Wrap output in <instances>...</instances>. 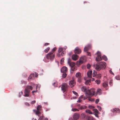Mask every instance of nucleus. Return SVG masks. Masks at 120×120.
<instances>
[{
    "mask_svg": "<svg viewBox=\"0 0 120 120\" xmlns=\"http://www.w3.org/2000/svg\"><path fill=\"white\" fill-rule=\"evenodd\" d=\"M81 90L83 91L84 92L86 96L87 97L90 98L95 94V90L94 89L86 90V86H83Z\"/></svg>",
    "mask_w": 120,
    "mask_h": 120,
    "instance_id": "f257e3e1",
    "label": "nucleus"
},
{
    "mask_svg": "<svg viewBox=\"0 0 120 120\" xmlns=\"http://www.w3.org/2000/svg\"><path fill=\"white\" fill-rule=\"evenodd\" d=\"M106 66V65L105 62H101L96 64L95 68L97 71H99L101 69H105V68Z\"/></svg>",
    "mask_w": 120,
    "mask_h": 120,
    "instance_id": "f03ea898",
    "label": "nucleus"
},
{
    "mask_svg": "<svg viewBox=\"0 0 120 120\" xmlns=\"http://www.w3.org/2000/svg\"><path fill=\"white\" fill-rule=\"evenodd\" d=\"M101 56V52L99 51H98L97 52V56L96 58V60L97 61H100L102 60V59L106 61L107 60V58L106 56L104 55L102 57Z\"/></svg>",
    "mask_w": 120,
    "mask_h": 120,
    "instance_id": "7ed1b4c3",
    "label": "nucleus"
},
{
    "mask_svg": "<svg viewBox=\"0 0 120 120\" xmlns=\"http://www.w3.org/2000/svg\"><path fill=\"white\" fill-rule=\"evenodd\" d=\"M55 55L52 52H50L46 55V57L47 59H49L51 61H52L54 59Z\"/></svg>",
    "mask_w": 120,
    "mask_h": 120,
    "instance_id": "20e7f679",
    "label": "nucleus"
},
{
    "mask_svg": "<svg viewBox=\"0 0 120 120\" xmlns=\"http://www.w3.org/2000/svg\"><path fill=\"white\" fill-rule=\"evenodd\" d=\"M37 110H34L33 111L38 116H39V115L41 113L40 111L41 110V105H39L37 108Z\"/></svg>",
    "mask_w": 120,
    "mask_h": 120,
    "instance_id": "39448f33",
    "label": "nucleus"
},
{
    "mask_svg": "<svg viewBox=\"0 0 120 120\" xmlns=\"http://www.w3.org/2000/svg\"><path fill=\"white\" fill-rule=\"evenodd\" d=\"M61 90L63 93L66 91L68 89V86L66 83H63L61 86Z\"/></svg>",
    "mask_w": 120,
    "mask_h": 120,
    "instance_id": "423d86ee",
    "label": "nucleus"
},
{
    "mask_svg": "<svg viewBox=\"0 0 120 120\" xmlns=\"http://www.w3.org/2000/svg\"><path fill=\"white\" fill-rule=\"evenodd\" d=\"M86 58L85 56H83L81 57L79 60V62H77V64H81L83 63V62L86 61Z\"/></svg>",
    "mask_w": 120,
    "mask_h": 120,
    "instance_id": "0eeeda50",
    "label": "nucleus"
},
{
    "mask_svg": "<svg viewBox=\"0 0 120 120\" xmlns=\"http://www.w3.org/2000/svg\"><path fill=\"white\" fill-rule=\"evenodd\" d=\"M30 90L25 89L24 91V96L25 97H28L29 96Z\"/></svg>",
    "mask_w": 120,
    "mask_h": 120,
    "instance_id": "6e6552de",
    "label": "nucleus"
},
{
    "mask_svg": "<svg viewBox=\"0 0 120 120\" xmlns=\"http://www.w3.org/2000/svg\"><path fill=\"white\" fill-rule=\"evenodd\" d=\"M80 117L79 114L77 113H74L73 116L74 120H77L79 119Z\"/></svg>",
    "mask_w": 120,
    "mask_h": 120,
    "instance_id": "1a4fd4ad",
    "label": "nucleus"
},
{
    "mask_svg": "<svg viewBox=\"0 0 120 120\" xmlns=\"http://www.w3.org/2000/svg\"><path fill=\"white\" fill-rule=\"evenodd\" d=\"M81 52V50L78 47H76L75 49L74 52L76 54H79Z\"/></svg>",
    "mask_w": 120,
    "mask_h": 120,
    "instance_id": "9d476101",
    "label": "nucleus"
},
{
    "mask_svg": "<svg viewBox=\"0 0 120 120\" xmlns=\"http://www.w3.org/2000/svg\"><path fill=\"white\" fill-rule=\"evenodd\" d=\"M75 82L74 80H71L69 82V84L70 87L72 88L75 85Z\"/></svg>",
    "mask_w": 120,
    "mask_h": 120,
    "instance_id": "9b49d317",
    "label": "nucleus"
},
{
    "mask_svg": "<svg viewBox=\"0 0 120 120\" xmlns=\"http://www.w3.org/2000/svg\"><path fill=\"white\" fill-rule=\"evenodd\" d=\"M78 57V56L76 54H74L72 56V59L74 60H77Z\"/></svg>",
    "mask_w": 120,
    "mask_h": 120,
    "instance_id": "f8f14e48",
    "label": "nucleus"
},
{
    "mask_svg": "<svg viewBox=\"0 0 120 120\" xmlns=\"http://www.w3.org/2000/svg\"><path fill=\"white\" fill-rule=\"evenodd\" d=\"M91 45H88L86 46L84 48V51L87 52L88 49L90 48Z\"/></svg>",
    "mask_w": 120,
    "mask_h": 120,
    "instance_id": "ddd939ff",
    "label": "nucleus"
},
{
    "mask_svg": "<svg viewBox=\"0 0 120 120\" xmlns=\"http://www.w3.org/2000/svg\"><path fill=\"white\" fill-rule=\"evenodd\" d=\"M67 71V68L65 67H63L61 69V72L62 73L66 72Z\"/></svg>",
    "mask_w": 120,
    "mask_h": 120,
    "instance_id": "4468645a",
    "label": "nucleus"
},
{
    "mask_svg": "<svg viewBox=\"0 0 120 120\" xmlns=\"http://www.w3.org/2000/svg\"><path fill=\"white\" fill-rule=\"evenodd\" d=\"M112 112H116L117 113H120V109L118 108H115L112 109Z\"/></svg>",
    "mask_w": 120,
    "mask_h": 120,
    "instance_id": "2eb2a0df",
    "label": "nucleus"
},
{
    "mask_svg": "<svg viewBox=\"0 0 120 120\" xmlns=\"http://www.w3.org/2000/svg\"><path fill=\"white\" fill-rule=\"evenodd\" d=\"M83 98V99L84 100L85 99V98L84 97L83 95H82L79 98V100L77 101V102H80L82 101L81 99Z\"/></svg>",
    "mask_w": 120,
    "mask_h": 120,
    "instance_id": "dca6fc26",
    "label": "nucleus"
},
{
    "mask_svg": "<svg viewBox=\"0 0 120 120\" xmlns=\"http://www.w3.org/2000/svg\"><path fill=\"white\" fill-rule=\"evenodd\" d=\"M68 63L71 67H73V66H75V63L73 62H70L69 60L68 61Z\"/></svg>",
    "mask_w": 120,
    "mask_h": 120,
    "instance_id": "f3484780",
    "label": "nucleus"
},
{
    "mask_svg": "<svg viewBox=\"0 0 120 120\" xmlns=\"http://www.w3.org/2000/svg\"><path fill=\"white\" fill-rule=\"evenodd\" d=\"M108 83L107 82H105L103 83V86L105 88L106 87L108 86Z\"/></svg>",
    "mask_w": 120,
    "mask_h": 120,
    "instance_id": "a211bd4d",
    "label": "nucleus"
},
{
    "mask_svg": "<svg viewBox=\"0 0 120 120\" xmlns=\"http://www.w3.org/2000/svg\"><path fill=\"white\" fill-rule=\"evenodd\" d=\"M92 71H89L87 73V75L88 77L91 78L92 77Z\"/></svg>",
    "mask_w": 120,
    "mask_h": 120,
    "instance_id": "6ab92c4d",
    "label": "nucleus"
},
{
    "mask_svg": "<svg viewBox=\"0 0 120 120\" xmlns=\"http://www.w3.org/2000/svg\"><path fill=\"white\" fill-rule=\"evenodd\" d=\"M25 89L27 90H32L33 88L31 86H26V88Z\"/></svg>",
    "mask_w": 120,
    "mask_h": 120,
    "instance_id": "aec40b11",
    "label": "nucleus"
},
{
    "mask_svg": "<svg viewBox=\"0 0 120 120\" xmlns=\"http://www.w3.org/2000/svg\"><path fill=\"white\" fill-rule=\"evenodd\" d=\"M75 76L76 77L78 78L81 77V74L79 72H78L76 73Z\"/></svg>",
    "mask_w": 120,
    "mask_h": 120,
    "instance_id": "412c9836",
    "label": "nucleus"
},
{
    "mask_svg": "<svg viewBox=\"0 0 120 120\" xmlns=\"http://www.w3.org/2000/svg\"><path fill=\"white\" fill-rule=\"evenodd\" d=\"M77 69V67L75 66L71 67V70L73 71L76 70Z\"/></svg>",
    "mask_w": 120,
    "mask_h": 120,
    "instance_id": "4be33fe9",
    "label": "nucleus"
},
{
    "mask_svg": "<svg viewBox=\"0 0 120 120\" xmlns=\"http://www.w3.org/2000/svg\"><path fill=\"white\" fill-rule=\"evenodd\" d=\"M93 110L94 111V114L100 113V112H99L98 110L97 109H93Z\"/></svg>",
    "mask_w": 120,
    "mask_h": 120,
    "instance_id": "5701e85b",
    "label": "nucleus"
},
{
    "mask_svg": "<svg viewBox=\"0 0 120 120\" xmlns=\"http://www.w3.org/2000/svg\"><path fill=\"white\" fill-rule=\"evenodd\" d=\"M34 75L33 74H31L28 78V80L29 81H30V79H32V78L34 77Z\"/></svg>",
    "mask_w": 120,
    "mask_h": 120,
    "instance_id": "b1692460",
    "label": "nucleus"
},
{
    "mask_svg": "<svg viewBox=\"0 0 120 120\" xmlns=\"http://www.w3.org/2000/svg\"><path fill=\"white\" fill-rule=\"evenodd\" d=\"M86 107L85 106L83 105L82 106H81L80 107H79V109L80 110L84 109H86Z\"/></svg>",
    "mask_w": 120,
    "mask_h": 120,
    "instance_id": "393cba45",
    "label": "nucleus"
},
{
    "mask_svg": "<svg viewBox=\"0 0 120 120\" xmlns=\"http://www.w3.org/2000/svg\"><path fill=\"white\" fill-rule=\"evenodd\" d=\"M71 111L73 112L78 111L79 110L76 108H73L71 110Z\"/></svg>",
    "mask_w": 120,
    "mask_h": 120,
    "instance_id": "a878e982",
    "label": "nucleus"
},
{
    "mask_svg": "<svg viewBox=\"0 0 120 120\" xmlns=\"http://www.w3.org/2000/svg\"><path fill=\"white\" fill-rule=\"evenodd\" d=\"M86 112L87 113H88L90 114H92V112L90 111L89 110H86Z\"/></svg>",
    "mask_w": 120,
    "mask_h": 120,
    "instance_id": "bb28decb",
    "label": "nucleus"
},
{
    "mask_svg": "<svg viewBox=\"0 0 120 120\" xmlns=\"http://www.w3.org/2000/svg\"><path fill=\"white\" fill-rule=\"evenodd\" d=\"M50 49V48L49 47H48L44 50L45 52L46 53L48 52L49 50Z\"/></svg>",
    "mask_w": 120,
    "mask_h": 120,
    "instance_id": "cd10ccee",
    "label": "nucleus"
},
{
    "mask_svg": "<svg viewBox=\"0 0 120 120\" xmlns=\"http://www.w3.org/2000/svg\"><path fill=\"white\" fill-rule=\"evenodd\" d=\"M86 116V115L84 113H83L81 115V116L82 118H84Z\"/></svg>",
    "mask_w": 120,
    "mask_h": 120,
    "instance_id": "c85d7f7f",
    "label": "nucleus"
},
{
    "mask_svg": "<svg viewBox=\"0 0 120 120\" xmlns=\"http://www.w3.org/2000/svg\"><path fill=\"white\" fill-rule=\"evenodd\" d=\"M88 119L89 120H93V118L92 116H89Z\"/></svg>",
    "mask_w": 120,
    "mask_h": 120,
    "instance_id": "c756f323",
    "label": "nucleus"
},
{
    "mask_svg": "<svg viewBox=\"0 0 120 120\" xmlns=\"http://www.w3.org/2000/svg\"><path fill=\"white\" fill-rule=\"evenodd\" d=\"M95 82L98 84H99L100 83V81L99 80H97L95 81Z\"/></svg>",
    "mask_w": 120,
    "mask_h": 120,
    "instance_id": "7c9ffc66",
    "label": "nucleus"
},
{
    "mask_svg": "<svg viewBox=\"0 0 120 120\" xmlns=\"http://www.w3.org/2000/svg\"><path fill=\"white\" fill-rule=\"evenodd\" d=\"M41 87V86L40 85L38 84L36 86V89L37 90L38 89H39Z\"/></svg>",
    "mask_w": 120,
    "mask_h": 120,
    "instance_id": "2f4dec72",
    "label": "nucleus"
},
{
    "mask_svg": "<svg viewBox=\"0 0 120 120\" xmlns=\"http://www.w3.org/2000/svg\"><path fill=\"white\" fill-rule=\"evenodd\" d=\"M63 50V48H60L59 49L58 52L59 53H60Z\"/></svg>",
    "mask_w": 120,
    "mask_h": 120,
    "instance_id": "473e14b6",
    "label": "nucleus"
},
{
    "mask_svg": "<svg viewBox=\"0 0 120 120\" xmlns=\"http://www.w3.org/2000/svg\"><path fill=\"white\" fill-rule=\"evenodd\" d=\"M90 80H87L85 82V83L86 85H87L90 82Z\"/></svg>",
    "mask_w": 120,
    "mask_h": 120,
    "instance_id": "72a5a7b5",
    "label": "nucleus"
},
{
    "mask_svg": "<svg viewBox=\"0 0 120 120\" xmlns=\"http://www.w3.org/2000/svg\"><path fill=\"white\" fill-rule=\"evenodd\" d=\"M82 78L81 77L78 78V82H81L82 80Z\"/></svg>",
    "mask_w": 120,
    "mask_h": 120,
    "instance_id": "f704fd0d",
    "label": "nucleus"
},
{
    "mask_svg": "<svg viewBox=\"0 0 120 120\" xmlns=\"http://www.w3.org/2000/svg\"><path fill=\"white\" fill-rule=\"evenodd\" d=\"M57 49V48L56 47L54 48L52 50L51 52H52L53 53V52L55 51Z\"/></svg>",
    "mask_w": 120,
    "mask_h": 120,
    "instance_id": "c9c22d12",
    "label": "nucleus"
},
{
    "mask_svg": "<svg viewBox=\"0 0 120 120\" xmlns=\"http://www.w3.org/2000/svg\"><path fill=\"white\" fill-rule=\"evenodd\" d=\"M101 89H98L97 90V92L98 93H100L101 91Z\"/></svg>",
    "mask_w": 120,
    "mask_h": 120,
    "instance_id": "e433bc0d",
    "label": "nucleus"
},
{
    "mask_svg": "<svg viewBox=\"0 0 120 120\" xmlns=\"http://www.w3.org/2000/svg\"><path fill=\"white\" fill-rule=\"evenodd\" d=\"M93 74L94 75L93 76V77H94V76H96L97 74V72L96 71L94 70L93 72Z\"/></svg>",
    "mask_w": 120,
    "mask_h": 120,
    "instance_id": "4c0bfd02",
    "label": "nucleus"
},
{
    "mask_svg": "<svg viewBox=\"0 0 120 120\" xmlns=\"http://www.w3.org/2000/svg\"><path fill=\"white\" fill-rule=\"evenodd\" d=\"M63 73L62 75L63 77L64 78H65L67 74L65 72Z\"/></svg>",
    "mask_w": 120,
    "mask_h": 120,
    "instance_id": "58836bf2",
    "label": "nucleus"
},
{
    "mask_svg": "<svg viewBox=\"0 0 120 120\" xmlns=\"http://www.w3.org/2000/svg\"><path fill=\"white\" fill-rule=\"evenodd\" d=\"M116 79L117 80H119L120 79V75H117L116 77Z\"/></svg>",
    "mask_w": 120,
    "mask_h": 120,
    "instance_id": "ea45409f",
    "label": "nucleus"
},
{
    "mask_svg": "<svg viewBox=\"0 0 120 120\" xmlns=\"http://www.w3.org/2000/svg\"><path fill=\"white\" fill-rule=\"evenodd\" d=\"M66 53V52L65 51H63L61 53V55L62 56H63L64 54Z\"/></svg>",
    "mask_w": 120,
    "mask_h": 120,
    "instance_id": "a19ab883",
    "label": "nucleus"
},
{
    "mask_svg": "<svg viewBox=\"0 0 120 120\" xmlns=\"http://www.w3.org/2000/svg\"><path fill=\"white\" fill-rule=\"evenodd\" d=\"M72 92L76 96H78V94L76 92L74 91H73Z\"/></svg>",
    "mask_w": 120,
    "mask_h": 120,
    "instance_id": "79ce46f5",
    "label": "nucleus"
},
{
    "mask_svg": "<svg viewBox=\"0 0 120 120\" xmlns=\"http://www.w3.org/2000/svg\"><path fill=\"white\" fill-rule=\"evenodd\" d=\"M101 74H98L97 75V77L98 78H101Z\"/></svg>",
    "mask_w": 120,
    "mask_h": 120,
    "instance_id": "37998d69",
    "label": "nucleus"
},
{
    "mask_svg": "<svg viewBox=\"0 0 120 120\" xmlns=\"http://www.w3.org/2000/svg\"><path fill=\"white\" fill-rule=\"evenodd\" d=\"M97 107L100 111H101V110L102 109L101 107L99 106H97Z\"/></svg>",
    "mask_w": 120,
    "mask_h": 120,
    "instance_id": "c03bdc74",
    "label": "nucleus"
},
{
    "mask_svg": "<svg viewBox=\"0 0 120 120\" xmlns=\"http://www.w3.org/2000/svg\"><path fill=\"white\" fill-rule=\"evenodd\" d=\"M87 68L89 69L90 68L91 66L90 64H88L87 65Z\"/></svg>",
    "mask_w": 120,
    "mask_h": 120,
    "instance_id": "a18cd8bd",
    "label": "nucleus"
},
{
    "mask_svg": "<svg viewBox=\"0 0 120 120\" xmlns=\"http://www.w3.org/2000/svg\"><path fill=\"white\" fill-rule=\"evenodd\" d=\"M88 100L90 101H94V99H91V98H88Z\"/></svg>",
    "mask_w": 120,
    "mask_h": 120,
    "instance_id": "49530a36",
    "label": "nucleus"
},
{
    "mask_svg": "<svg viewBox=\"0 0 120 120\" xmlns=\"http://www.w3.org/2000/svg\"><path fill=\"white\" fill-rule=\"evenodd\" d=\"M43 118V116H40L38 119V120H42Z\"/></svg>",
    "mask_w": 120,
    "mask_h": 120,
    "instance_id": "de8ad7c7",
    "label": "nucleus"
},
{
    "mask_svg": "<svg viewBox=\"0 0 120 120\" xmlns=\"http://www.w3.org/2000/svg\"><path fill=\"white\" fill-rule=\"evenodd\" d=\"M99 101V99H97L95 101V103L96 104H98Z\"/></svg>",
    "mask_w": 120,
    "mask_h": 120,
    "instance_id": "09e8293b",
    "label": "nucleus"
},
{
    "mask_svg": "<svg viewBox=\"0 0 120 120\" xmlns=\"http://www.w3.org/2000/svg\"><path fill=\"white\" fill-rule=\"evenodd\" d=\"M57 85V83L56 82H54L52 84V85L54 86H56Z\"/></svg>",
    "mask_w": 120,
    "mask_h": 120,
    "instance_id": "8fccbe9b",
    "label": "nucleus"
},
{
    "mask_svg": "<svg viewBox=\"0 0 120 120\" xmlns=\"http://www.w3.org/2000/svg\"><path fill=\"white\" fill-rule=\"evenodd\" d=\"M36 92H37V90L36 89V90H33V91H32V94H33V95H34V93L35 92L36 93Z\"/></svg>",
    "mask_w": 120,
    "mask_h": 120,
    "instance_id": "3c124183",
    "label": "nucleus"
},
{
    "mask_svg": "<svg viewBox=\"0 0 120 120\" xmlns=\"http://www.w3.org/2000/svg\"><path fill=\"white\" fill-rule=\"evenodd\" d=\"M112 80H110L109 82V84L110 85H112Z\"/></svg>",
    "mask_w": 120,
    "mask_h": 120,
    "instance_id": "603ef678",
    "label": "nucleus"
},
{
    "mask_svg": "<svg viewBox=\"0 0 120 120\" xmlns=\"http://www.w3.org/2000/svg\"><path fill=\"white\" fill-rule=\"evenodd\" d=\"M36 101L35 100L31 102V104H33L36 102Z\"/></svg>",
    "mask_w": 120,
    "mask_h": 120,
    "instance_id": "864d4df0",
    "label": "nucleus"
},
{
    "mask_svg": "<svg viewBox=\"0 0 120 120\" xmlns=\"http://www.w3.org/2000/svg\"><path fill=\"white\" fill-rule=\"evenodd\" d=\"M64 58H63L61 59L60 60V61L61 63H63L64 61Z\"/></svg>",
    "mask_w": 120,
    "mask_h": 120,
    "instance_id": "5fc2aeb1",
    "label": "nucleus"
},
{
    "mask_svg": "<svg viewBox=\"0 0 120 120\" xmlns=\"http://www.w3.org/2000/svg\"><path fill=\"white\" fill-rule=\"evenodd\" d=\"M49 43H45V44L44 45L45 46H46L47 45H49Z\"/></svg>",
    "mask_w": 120,
    "mask_h": 120,
    "instance_id": "6e6d98bb",
    "label": "nucleus"
},
{
    "mask_svg": "<svg viewBox=\"0 0 120 120\" xmlns=\"http://www.w3.org/2000/svg\"><path fill=\"white\" fill-rule=\"evenodd\" d=\"M109 73L112 74V75H114V74L112 72V71L111 70H110L109 71Z\"/></svg>",
    "mask_w": 120,
    "mask_h": 120,
    "instance_id": "4d7b16f0",
    "label": "nucleus"
},
{
    "mask_svg": "<svg viewBox=\"0 0 120 120\" xmlns=\"http://www.w3.org/2000/svg\"><path fill=\"white\" fill-rule=\"evenodd\" d=\"M99 113H98V114H94V115H95V116L98 117V118L99 117L98 116V115L99 114Z\"/></svg>",
    "mask_w": 120,
    "mask_h": 120,
    "instance_id": "13d9d810",
    "label": "nucleus"
},
{
    "mask_svg": "<svg viewBox=\"0 0 120 120\" xmlns=\"http://www.w3.org/2000/svg\"><path fill=\"white\" fill-rule=\"evenodd\" d=\"M50 110L49 108H46L45 109V111L47 112L48 111H49Z\"/></svg>",
    "mask_w": 120,
    "mask_h": 120,
    "instance_id": "bf43d9fd",
    "label": "nucleus"
},
{
    "mask_svg": "<svg viewBox=\"0 0 120 120\" xmlns=\"http://www.w3.org/2000/svg\"><path fill=\"white\" fill-rule=\"evenodd\" d=\"M87 55L89 56H91V54L90 52H87Z\"/></svg>",
    "mask_w": 120,
    "mask_h": 120,
    "instance_id": "052dcab7",
    "label": "nucleus"
},
{
    "mask_svg": "<svg viewBox=\"0 0 120 120\" xmlns=\"http://www.w3.org/2000/svg\"><path fill=\"white\" fill-rule=\"evenodd\" d=\"M25 104L26 105H27L28 106H30V104H29L28 103L26 102L25 103Z\"/></svg>",
    "mask_w": 120,
    "mask_h": 120,
    "instance_id": "680f3d73",
    "label": "nucleus"
},
{
    "mask_svg": "<svg viewBox=\"0 0 120 120\" xmlns=\"http://www.w3.org/2000/svg\"><path fill=\"white\" fill-rule=\"evenodd\" d=\"M63 48V50L64 49L65 50L67 48V47L66 46H65L64 48Z\"/></svg>",
    "mask_w": 120,
    "mask_h": 120,
    "instance_id": "e2e57ef3",
    "label": "nucleus"
},
{
    "mask_svg": "<svg viewBox=\"0 0 120 120\" xmlns=\"http://www.w3.org/2000/svg\"><path fill=\"white\" fill-rule=\"evenodd\" d=\"M95 80V79H94V78H92L91 79H90V80L91 81V80L92 81H94Z\"/></svg>",
    "mask_w": 120,
    "mask_h": 120,
    "instance_id": "0e129e2a",
    "label": "nucleus"
},
{
    "mask_svg": "<svg viewBox=\"0 0 120 120\" xmlns=\"http://www.w3.org/2000/svg\"><path fill=\"white\" fill-rule=\"evenodd\" d=\"M89 107L90 108H93V107L91 106H89Z\"/></svg>",
    "mask_w": 120,
    "mask_h": 120,
    "instance_id": "69168bd1",
    "label": "nucleus"
},
{
    "mask_svg": "<svg viewBox=\"0 0 120 120\" xmlns=\"http://www.w3.org/2000/svg\"><path fill=\"white\" fill-rule=\"evenodd\" d=\"M60 56V55L59 54H57V56L58 57H59Z\"/></svg>",
    "mask_w": 120,
    "mask_h": 120,
    "instance_id": "338daca9",
    "label": "nucleus"
},
{
    "mask_svg": "<svg viewBox=\"0 0 120 120\" xmlns=\"http://www.w3.org/2000/svg\"><path fill=\"white\" fill-rule=\"evenodd\" d=\"M20 93L22 95L23 94V92L22 91H21L20 92Z\"/></svg>",
    "mask_w": 120,
    "mask_h": 120,
    "instance_id": "774afa93",
    "label": "nucleus"
}]
</instances>
